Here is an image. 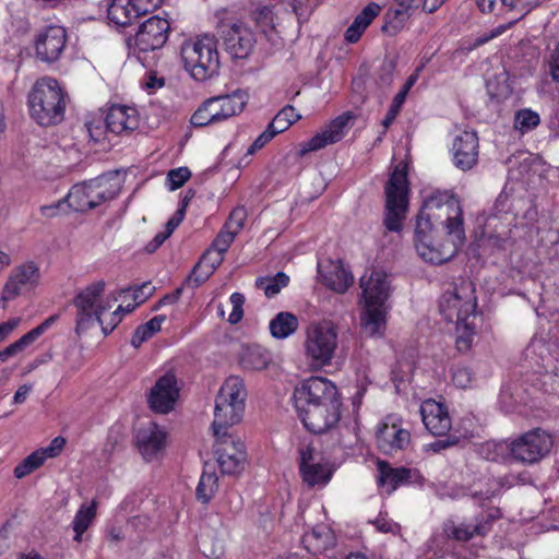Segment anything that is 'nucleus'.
<instances>
[{"label":"nucleus","instance_id":"bf43d9fd","mask_svg":"<svg viewBox=\"0 0 559 559\" xmlns=\"http://www.w3.org/2000/svg\"><path fill=\"white\" fill-rule=\"evenodd\" d=\"M452 536L456 540L467 542L474 537L473 526L465 524L456 526L452 531Z\"/></svg>","mask_w":559,"mask_h":559},{"label":"nucleus","instance_id":"49530a36","mask_svg":"<svg viewBox=\"0 0 559 559\" xmlns=\"http://www.w3.org/2000/svg\"><path fill=\"white\" fill-rule=\"evenodd\" d=\"M247 213L245 207H236L229 215L224 228L230 230L234 234H238L243 227Z\"/></svg>","mask_w":559,"mask_h":559},{"label":"nucleus","instance_id":"1a4fd4ad","mask_svg":"<svg viewBox=\"0 0 559 559\" xmlns=\"http://www.w3.org/2000/svg\"><path fill=\"white\" fill-rule=\"evenodd\" d=\"M105 282L97 281L81 290L73 300L76 313V334L87 331L95 322L103 325L102 314L108 309L100 299L105 290Z\"/></svg>","mask_w":559,"mask_h":559},{"label":"nucleus","instance_id":"338daca9","mask_svg":"<svg viewBox=\"0 0 559 559\" xmlns=\"http://www.w3.org/2000/svg\"><path fill=\"white\" fill-rule=\"evenodd\" d=\"M34 471L35 468L33 467L31 462H28L27 459L25 457L19 465L15 466L14 476L16 478H23Z\"/></svg>","mask_w":559,"mask_h":559},{"label":"nucleus","instance_id":"a18cd8bd","mask_svg":"<svg viewBox=\"0 0 559 559\" xmlns=\"http://www.w3.org/2000/svg\"><path fill=\"white\" fill-rule=\"evenodd\" d=\"M539 381L545 393L559 397V370L543 373Z\"/></svg>","mask_w":559,"mask_h":559},{"label":"nucleus","instance_id":"f257e3e1","mask_svg":"<svg viewBox=\"0 0 559 559\" xmlns=\"http://www.w3.org/2000/svg\"><path fill=\"white\" fill-rule=\"evenodd\" d=\"M465 240L462 209L449 191L429 195L417 215L415 247L418 254L433 264L451 260Z\"/></svg>","mask_w":559,"mask_h":559},{"label":"nucleus","instance_id":"6e6d98bb","mask_svg":"<svg viewBox=\"0 0 559 559\" xmlns=\"http://www.w3.org/2000/svg\"><path fill=\"white\" fill-rule=\"evenodd\" d=\"M275 132L267 126L266 130L262 132L254 142L248 148V154H253L258 150H261L267 142H270L274 136Z\"/></svg>","mask_w":559,"mask_h":559},{"label":"nucleus","instance_id":"13d9d810","mask_svg":"<svg viewBox=\"0 0 559 559\" xmlns=\"http://www.w3.org/2000/svg\"><path fill=\"white\" fill-rule=\"evenodd\" d=\"M58 314L50 316L41 324L27 332V334L35 342L45 331H47L58 320Z\"/></svg>","mask_w":559,"mask_h":559},{"label":"nucleus","instance_id":"dca6fc26","mask_svg":"<svg viewBox=\"0 0 559 559\" xmlns=\"http://www.w3.org/2000/svg\"><path fill=\"white\" fill-rule=\"evenodd\" d=\"M452 162L463 171L472 169L478 162L479 142L475 131L464 130L453 139Z\"/></svg>","mask_w":559,"mask_h":559},{"label":"nucleus","instance_id":"b1692460","mask_svg":"<svg viewBox=\"0 0 559 559\" xmlns=\"http://www.w3.org/2000/svg\"><path fill=\"white\" fill-rule=\"evenodd\" d=\"M166 432L155 423H150L146 427L136 432V443L140 452L145 460L155 459L165 447Z\"/></svg>","mask_w":559,"mask_h":559},{"label":"nucleus","instance_id":"c756f323","mask_svg":"<svg viewBox=\"0 0 559 559\" xmlns=\"http://www.w3.org/2000/svg\"><path fill=\"white\" fill-rule=\"evenodd\" d=\"M362 331L368 336H382L385 329L384 305H366L361 314Z\"/></svg>","mask_w":559,"mask_h":559},{"label":"nucleus","instance_id":"c03bdc74","mask_svg":"<svg viewBox=\"0 0 559 559\" xmlns=\"http://www.w3.org/2000/svg\"><path fill=\"white\" fill-rule=\"evenodd\" d=\"M394 73H395V62L392 59H385L378 73V84L382 88H388L391 86L393 80H394Z\"/></svg>","mask_w":559,"mask_h":559},{"label":"nucleus","instance_id":"a878e982","mask_svg":"<svg viewBox=\"0 0 559 559\" xmlns=\"http://www.w3.org/2000/svg\"><path fill=\"white\" fill-rule=\"evenodd\" d=\"M106 127L115 134L129 133L139 127V118L133 107L115 105L106 116Z\"/></svg>","mask_w":559,"mask_h":559},{"label":"nucleus","instance_id":"6e6552de","mask_svg":"<svg viewBox=\"0 0 559 559\" xmlns=\"http://www.w3.org/2000/svg\"><path fill=\"white\" fill-rule=\"evenodd\" d=\"M406 167L396 166L385 186L384 226L390 231H400L406 217L408 204Z\"/></svg>","mask_w":559,"mask_h":559},{"label":"nucleus","instance_id":"393cba45","mask_svg":"<svg viewBox=\"0 0 559 559\" xmlns=\"http://www.w3.org/2000/svg\"><path fill=\"white\" fill-rule=\"evenodd\" d=\"M360 287L366 305H384L389 297V283L382 272L372 271L368 277L364 275L360 278Z\"/></svg>","mask_w":559,"mask_h":559},{"label":"nucleus","instance_id":"052dcab7","mask_svg":"<svg viewBox=\"0 0 559 559\" xmlns=\"http://www.w3.org/2000/svg\"><path fill=\"white\" fill-rule=\"evenodd\" d=\"M66 444V439L62 437H56L50 444L41 449L47 457H55L57 456L63 449Z\"/></svg>","mask_w":559,"mask_h":559},{"label":"nucleus","instance_id":"603ef678","mask_svg":"<svg viewBox=\"0 0 559 559\" xmlns=\"http://www.w3.org/2000/svg\"><path fill=\"white\" fill-rule=\"evenodd\" d=\"M473 373L467 367H456L453 369L452 381L461 389L467 388L472 382Z\"/></svg>","mask_w":559,"mask_h":559},{"label":"nucleus","instance_id":"ea45409f","mask_svg":"<svg viewBox=\"0 0 559 559\" xmlns=\"http://www.w3.org/2000/svg\"><path fill=\"white\" fill-rule=\"evenodd\" d=\"M539 5V0H500V10L515 12L522 19L534 8Z\"/></svg>","mask_w":559,"mask_h":559},{"label":"nucleus","instance_id":"69168bd1","mask_svg":"<svg viewBox=\"0 0 559 559\" xmlns=\"http://www.w3.org/2000/svg\"><path fill=\"white\" fill-rule=\"evenodd\" d=\"M168 234H166L165 231H162V233H158L152 241H150L146 247H145V251L148 252V253H153L155 252L163 243L164 241L168 238Z\"/></svg>","mask_w":559,"mask_h":559},{"label":"nucleus","instance_id":"20e7f679","mask_svg":"<svg viewBox=\"0 0 559 559\" xmlns=\"http://www.w3.org/2000/svg\"><path fill=\"white\" fill-rule=\"evenodd\" d=\"M180 56L185 69L197 81H205L218 73L219 56L214 36L204 35L185 41Z\"/></svg>","mask_w":559,"mask_h":559},{"label":"nucleus","instance_id":"774afa93","mask_svg":"<svg viewBox=\"0 0 559 559\" xmlns=\"http://www.w3.org/2000/svg\"><path fill=\"white\" fill-rule=\"evenodd\" d=\"M550 74L555 81L559 82V45L551 55Z\"/></svg>","mask_w":559,"mask_h":559},{"label":"nucleus","instance_id":"bb28decb","mask_svg":"<svg viewBox=\"0 0 559 559\" xmlns=\"http://www.w3.org/2000/svg\"><path fill=\"white\" fill-rule=\"evenodd\" d=\"M319 273L325 286L330 289L343 294L353 284V275L340 263H331L324 270L319 266Z\"/></svg>","mask_w":559,"mask_h":559},{"label":"nucleus","instance_id":"412c9836","mask_svg":"<svg viewBox=\"0 0 559 559\" xmlns=\"http://www.w3.org/2000/svg\"><path fill=\"white\" fill-rule=\"evenodd\" d=\"M420 414L426 429L431 435L442 437L451 430L452 420L443 404L427 400L420 406Z\"/></svg>","mask_w":559,"mask_h":559},{"label":"nucleus","instance_id":"4be33fe9","mask_svg":"<svg viewBox=\"0 0 559 559\" xmlns=\"http://www.w3.org/2000/svg\"><path fill=\"white\" fill-rule=\"evenodd\" d=\"M378 449L389 455L405 449L409 441L411 435L395 423H383L376 435Z\"/></svg>","mask_w":559,"mask_h":559},{"label":"nucleus","instance_id":"4c0bfd02","mask_svg":"<svg viewBox=\"0 0 559 559\" xmlns=\"http://www.w3.org/2000/svg\"><path fill=\"white\" fill-rule=\"evenodd\" d=\"M300 118L301 116L296 112L295 108L287 105L276 114L273 120L269 123V127L275 132V134H278L286 131Z\"/></svg>","mask_w":559,"mask_h":559},{"label":"nucleus","instance_id":"58836bf2","mask_svg":"<svg viewBox=\"0 0 559 559\" xmlns=\"http://www.w3.org/2000/svg\"><path fill=\"white\" fill-rule=\"evenodd\" d=\"M289 277L278 272L274 277H260L257 280L255 285L262 289L267 298H272L277 295L283 287L288 285Z\"/></svg>","mask_w":559,"mask_h":559},{"label":"nucleus","instance_id":"37998d69","mask_svg":"<svg viewBox=\"0 0 559 559\" xmlns=\"http://www.w3.org/2000/svg\"><path fill=\"white\" fill-rule=\"evenodd\" d=\"M34 341L26 333L16 342L7 346L3 350H0V361L4 362L9 358L16 356L19 353L23 352L27 346H29Z\"/></svg>","mask_w":559,"mask_h":559},{"label":"nucleus","instance_id":"f704fd0d","mask_svg":"<svg viewBox=\"0 0 559 559\" xmlns=\"http://www.w3.org/2000/svg\"><path fill=\"white\" fill-rule=\"evenodd\" d=\"M97 501L93 500L90 506L82 504L78 510L72 526L75 532L74 540L81 542L83 533L96 516Z\"/></svg>","mask_w":559,"mask_h":559},{"label":"nucleus","instance_id":"423d86ee","mask_svg":"<svg viewBox=\"0 0 559 559\" xmlns=\"http://www.w3.org/2000/svg\"><path fill=\"white\" fill-rule=\"evenodd\" d=\"M120 191L118 174H107L88 182L74 185L64 201L76 212L95 209L103 202L112 200Z\"/></svg>","mask_w":559,"mask_h":559},{"label":"nucleus","instance_id":"680f3d73","mask_svg":"<svg viewBox=\"0 0 559 559\" xmlns=\"http://www.w3.org/2000/svg\"><path fill=\"white\" fill-rule=\"evenodd\" d=\"M151 333L145 329V325L142 324L136 328L135 332L133 333V336L131 338V344L133 347L138 348L140 347L145 341L151 338Z\"/></svg>","mask_w":559,"mask_h":559},{"label":"nucleus","instance_id":"f8f14e48","mask_svg":"<svg viewBox=\"0 0 559 559\" xmlns=\"http://www.w3.org/2000/svg\"><path fill=\"white\" fill-rule=\"evenodd\" d=\"M214 436L216 438L215 453L222 473L226 475L239 474L245 468L247 459L243 442L239 438L228 435L227 430H222L219 435Z\"/></svg>","mask_w":559,"mask_h":559},{"label":"nucleus","instance_id":"9b49d317","mask_svg":"<svg viewBox=\"0 0 559 559\" xmlns=\"http://www.w3.org/2000/svg\"><path fill=\"white\" fill-rule=\"evenodd\" d=\"M551 447V437L542 429L527 431L507 442L510 456L525 464L538 462L549 453Z\"/></svg>","mask_w":559,"mask_h":559},{"label":"nucleus","instance_id":"f3484780","mask_svg":"<svg viewBox=\"0 0 559 559\" xmlns=\"http://www.w3.org/2000/svg\"><path fill=\"white\" fill-rule=\"evenodd\" d=\"M169 22L159 16H152L143 22L135 35V46L140 51L162 48L168 38Z\"/></svg>","mask_w":559,"mask_h":559},{"label":"nucleus","instance_id":"e433bc0d","mask_svg":"<svg viewBox=\"0 0 559 559\" xmlns=\"http://www.w3.org/2000/svg\"><path fill=\"white\" fill-rule=\"evenodd\" d=\"M218 489V477L215 472L204 471L197 487V498L202 503H207Z\"/></svg>","mask_w":559,"mask_h":559},{"label":"nucleus","instance_id":"e2e57ef3","mask_svg":"<svg viewBox=\"0 0 559 559\" xmlns=\"http://www.w3.org/2000/svg\"><path fill=\"white\" fill-rule=\"evenodd\" d=\"M183 216H185V206L177 210L176 213L174 214V216L168 219V222L166 224V229H165V233L168 234V236H170L174 233V230L179 226V224L183 219Z\"/></svg>","mask_w":559,"mask_h":559},{"label":"nucleus","instance_id":"f03ea898","mask_svg":"<svg viewBox=\"0 0 559 559\" xmlns=\"http://www.w3.org/2000/svg\"><path fill=\"white\" fill-rule=\"evenodd\" d=\"M295 406L304 426L321 435L337 427L342 401L337 388L326 378L310 377L294 392Z\"/></svg>","mask_w":559,"mask_h":559},{"label":"nucleus","instance_id":"864d4df0","mask_svg":"<svg viewBox=\"0 0 559 559\" xmlns=\"http://www.w3.org/2000/svg\"><path fill=\"white\" fill-rule=\"evenodd\" d=\"M380 7L376 3H369L355 20H360L362 27H366L372 22V20L379 14Z\"/></svg>","mask_w":559,"mask_h":559},{"label":"nucleus","instance_id":"7ed1b4c3","mask_svg":"<svg viewBox=\"0 0 559 559\" xmlns=\"http://www.w3.org/2000/svg\"><path fill=\"white\" fill-rule=\"evenodd\" d=\"M31 117L43 127L60 123L64 118L67 94L52 78L38 80L28 95Z\"/></svg>","mask_w":559,"mask_h":559},{"label":"nucleus","instance_id":"de8ad7c7","mask_svg":"<svg viewBox=\"0 0 559 559\" xmlns=\"http://www.w3.org/2000/svg\"><path fill=\"white\" fill-rule=\"evenodd\" d=\"M191 173L187 167L171 169L167 175V181L170 190H176L185 185L190 178Z\"/></svg>","mask_w":559,"mask_h":559},{"label":"nucleus","instance_id":"aec40b11","mask_svg":"<svg viewBox=\"0 0 559 559\" xmlns=\"http://www.w3.org/2000/svg\"><path fill=\"white\" fill-rule=\"evenodd\" d=\"M66 29L61 26H49L41 32L36 40V55L45 62L56 61L66 45Z\"/></svg>","mask_w":559,"mask_h":559},{"label":"nucleus","instance_id":"2eb2a0df","mask_svg":"<svg viewBox=\"0 0 559 559\" xmlns=\"http://www.w3.org/2000/svg\"><path fill=\"white\" fill-rule=\"evenodd\" d=\"M179 386L177 377L173 371L166 372L159 377L148 395V404L151 408L160 414H167L174 409L179 397Z\"/></svg>","mask_w":559,"mask_h":559},{"label":"nucleus","instance_id":"a211bd4d","mask_svg":"<svg viewBox=\"0 0 559 559\" xmlns=\"http://www.w3.org/2000/svg\"><path fill=\"white\" fill-rule=\"evenodd\" d=\"M354 120L352 112L347 111L335 118L331 123L321 132L312 136L309 141L301 145L300 154L305 155L312 151H318L329 144L338 142L349 129L350 122Z\"/></svg>","mask_w":559,"mask_h":559},{"label":"nucleus","instance_id":"473e14b6","mask_svg":"<svg viewBox=\"0 0 559 559\" xmlns=\"http://www.w3.org/2000/svg\"><path fill=\"white\" fill-rule=\"evenodd\" d=\"M299 326L298 318L288 311L278 312L270 321V333L274 338L284 340L293 335Z\"/></svg>","mask_w":559,"mask_h":559},{"label":"nucleus","instance_id":"2f4dec72","mask_svg":"<svg viewBox=\"0 0 559 559\" xmlns=\"http://www.w3.org/2000/svg\"><path fill=\"white\" fill-rule=\"evenodd\" d=\"M252 19L260 32L273 44L278 39L274 7L263 5L252 12Z\"/></svg>","mask_w":559,"mask_h":559},{"label":"nucleus","instance_id":"39448f33","mask_svg":"<svg viewBox=\"0 0 559 559\" xmlns=\"http://www.w3.org/2000/svg\"><path fill=\"white\" fill-rule=\"evenodd\" d=\"M247 391L242 379L229 377L219 389L215 400L214 420L212 429L214 435L241 421L245 412Z\"/></svg>","mask_w":559,"mask_h":559},{"label":"nucleus","instance_id":"4d7b16f0","mask_svg":"<svg viewBox=\"0 0 559 559\" xmlns=\"http://www.w3.org/2000/svg\"><path fill=\"white\" fill-rule=\"evenodd\" d=\"M366 27H362L360 20H354L352 25L345 32V39L349 43H356L360 38Z\"/></svg>","mask_w":559,"mask_h":559},{"label":"nucleus","instance_id":"72a5a7b5","mask_svg":"<svg viewBox=\"0 0 559 559\" xmlns=\"http://www.w3.org/2000/svg\"><path fill=\"white\" fill-rule=\"evenodd\" d=\"M270 361L267 353L258 345L246 346L240 354V365L247 370H262Z\"/></svg>","mask_w":559,"mask_h":559},{"label":"nucleus","instance_id":"0eeeda50","mask_svg":"<svg viewBox=\"0 0 559 559\" xmlns=\"http://www.w3.org/2000/svg\"><path fill=\"white\" fill-rule=\"evenodd\" d=\"M338 329L331 320L311 322L305 332V355L313 366H329L338 344Z\"/></svg>","mask_w":559,"mask_h":559},{"label":"nucleus","instance_id":"c85d7f7f","mask_svg":"<svg viewBox=\"0 0 559 559\" xmlns=\"http://www.w3.org/2000/svg\"><path fill=\"white\" fill-rule=\"evenodd\" d=\"M108 19L119 26H128L135 19L146 12L138 10V5L133 0H112L108 8Z\"/></svg>","mask_w":559,"mask_h":559},{"label":"nucleus","instance_id":"5701e85b","mask_svg":"<svg viewBox=\"0 0 559 559\" xmlns=\"http://www.w3.org/2000/svg\"><path fill=\"white\" fill-rule=\"evenodd\" d=\"M209 106L216 122H222L233 116L240 114L248 100V95L242 91H236L231 94L219 95L207 99Z\"/></svg>","mask_w":559,"mask_h":559},{"label":"nucleus","instance_id":"c9c22d12","mask_svg":"<svg viewBox=\"0 0 559 559\" xmlns=\"http://www.w3.org/2000/svg\"><path fill=\"white\" fill-rule=\"evenodd\" d=\"M475 320L476 319H469L464 322L455 323V344L459 352L465 353L472 347L476 329Z\"/></svg>","mask_w":559,"mask_h":559},{"label":"nucleus","instance_id":"3c124183","mask_svg":"<svg viewBox=\"0 0 559 559\" xmlns=\"http://www.w3.org/2000/svg\"><path fill=\"white\" fill-rule=\"evenodd\" d=\"M236 237V234L231 233L230 230L224 228L221 230V233L217 235L215 240L212 243V247L216 252L224 255V253L228 250L229 246L234 241Z\"/></svg>","mask_w":559,"mask_h":559},{"label":"nucleus","instance_id":"9d476101","mask_svg":"<svg viewBox=\"0 0 559 559\" xmlns=\"http://www.w3.org/2000/svg\"><path fill=\"white\" fill-rule=\"evenodd\" d=\"M440 312L449 322H464L477 318L475 288L471 282H464L453 290L442 295Z\"/></svg>","mask_w":559,"mask_h":559},{"label":"nucleus","instance_id":"5fc2aeb1","mask_svg":"<svg viewBox=\"0 0 559 559\" xmlns=\"http://www.w3.org/2000/svg\"><path fill=\"white\" fill-rule=\"evenodd\" d=\"M444 439L437 440L428 444V449L438 453L448 448L454 447L460 442V438L453 435L444 436Z\"/></svg>","mask_w":559,"mask_h":559},{"label":"nucleus","instance_id":"cd10ccee","mask_svg":"<svg viewBox=\"0 0 559 559\" xmlns=\"http://www.w3.org/2000/svg\"><path fill=\"white\" fill-rule=\"evenodd\" d=\"M224 255L216 252L213 248L207 249L193 267L189 281H193L195 286H200L214 273L222 264Z\"/></svg>","mask_w":559,"mask_h":559},{"label":"nucleus","instance_id":"7c9ffc66","mask_svg":"<svg viewBox=\"0 0 559 559\" xmlns=\"http://www.w3.org/2000/svg\"><path fill=\"white\" fill-rule=\"evenodd\" d=\"M379 484L385 487L386 492H393L401 484L408 480L411 471L408 468H393L384 461L378 462Z\"/></svg>","mask_w":559,"mask_h":559},{"label":"nucleus","instance_id":"09e8293b","mask_svg":"<svg viewBox=\"0 0 559 559\" xmlns=\"http://www.w3.org/2000/svg\"><path fill=\"white\" fill-rule=\"evenodd\" d=\"M154 286H152L150 282H145L140 286H136L134 288L128 287L126 289H122L121 292H132V299L134 300L135 305H141L154 293Z\"/></svg>","mask_w":559,"mask_h":559},{"label":"nucleus","instance_id":"8fccbe9b","mask_svg":"<svg viewBox=\"0 0 559 559\" xmlns=\"http://www.w3.org/2000/svg\"><path fill=\"white\" fill-rule=\"evenodd\" d=\"M230 304L233 305V311L228 317L230 324H237L243 317L242 306L245 304V296L240 293H234L230 296Z\"/></svg>","mask_w":559,"mask_h":559},{"label":"nucleus","instance_id":"0e129e2a","mask_svg":"<svg viewBox=\"0 0 559 559\" xmlns=\"http://www.w3.org/2000/svg\"><path fill=\"white\" fill-rule=\"evenodd\" d=\"M121 310H122V306H119L118 309L111 313L110 322L105 323V321L103 320V325H100V326H102L103 333L105 335H107L110 332H112L114 329L121 321V318H122L121 314H120Z\"/></svg>","mask_w":559,"mask_h":559},{"label":"nucleus","instance_id":"4468645a","mask_svg":"<svg viewBox=\"0 0 559 559\" xmlns=\"http://www.w3.org/2000/svg\"><path fill=\"white\" fill-rule=\"evenodd\" d=\"M221 36L225 50L236 59L247 58L255 44L252 31L242 22L223 25Z\"/></svg>","mask_w":559,"mask_h":559},{"label":"nucleus","instance_id":"79ce46f5","mask_svg":"<svg viewBox=\"0 0 559 559\" xmlns=\"http://www.w3.org/2000/svg\"><path fill=\"white\" fill-rule=\"evenodd\" d=\"M211 106H209V100L206 99L192 115L190 122L194 127H205L211 123H217L213 112L210 111Z\"/></svg>","mask_w":559,"mask_h":559},{"label":"nucleus","instance_id":"a19ab883","mask_svg":"<svg viewBox=\"0 0 559 559\" xmlns=\"http://www.w3.org/2000/svg\"><path fill=\"white\" fill-rule=\"evenodd\" d=\"M539 116L531 109H522L514 117V128L521 133L528 132L539 124Z\"/></svg>","mask_w":559,"mask_h":559},{"label":"nucleus","instance_id":"6ab92c4d","mask_svg":"<svg viewBox=\"0 0 559 559\" xmlns=\"http://www.w3.org/2000/svg\"><path fill=\"white\" fill-rule=\"evenodd\" d=\"M299 472L309 487L326 485L332 475L328 464L316 461V451L311 445L299 449Z\"/></svg>","mask_w":559,"mask_h":559},{"label":"nucleus","instance_id":"ddd939ff","mask_svg":"<svg viewBox=\"0 0 559 559\" xmlns=\"http://www.w3.org/2000/svg\"><path fill=\"white\" fill-rule=\"evenodd\" d=\"M40 278V272L34 262H27L14 267L4 284L0 306L7 308V302L35 288Z\"/></svg>","mask_w":559,"mask_h":559}]
</instances>
